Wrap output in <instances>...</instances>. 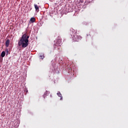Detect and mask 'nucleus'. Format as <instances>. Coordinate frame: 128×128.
Instances as JSON below:
<instances>
[{
	"label": "nucleus",
	"mask_w": 128,
	"mask_h": 128,
	"mask_svg": "<svg viewBox=\"0 0 128 128\" xmlns=\"http://www.w3.org/2000/svg\"><path fill=\"white\" fill-rule=\"evenodd\" d=\"M57 95L58 96H59L60 98V100H62V94H60V92H58L57 93Z\"/></svg>",
	"instance_id": "obj_6"
},
{
	"label": "nucleus",
	"mask_w": 128,
	"mask_h": 128,
	"mask_svg": "<svg viewBox=\"0 0 128 128\" xmlns=\"http://www.w3.org/2000/svg\"><path fill=\"white\" fill-rule=\"evenodd\" d=\"M50 94V91H46V92L44 94V96H48V94Z\"/></svg>",
	"instance_id": "obj_9"
},
{
	"label": "nucleus",
	"mask_w": 128,
	"mask_h": 128,
	"mask_svg": "<svg viewBox=\"0 0 128 128\" xmlns=\"http://www.w3.org/2000/svg\"><path fill=\"white\" fill-rule=\"evenodd\" d=\"M72 34V38L74 42H80L82 38V36L76 34V32L73 33Z\"/></svg>",
	"instance_id": "obj_2"
},
{
	"label": "nucleus",
	"mask_w": 128,
	"mask_h": 128,
	"mask_svg": "<svg viewBox=\"0 0 128 128\" xmlns=\"http://www.w3.org/2000/svg\"><path fill=\"white\" fill-rule=\"evenodd\" d=\"M40 58L42 60H44V54H42V55H40Z\"/></svg>",
	"instance_id": "obj_10"
},
{
	"label": "nucleus",
	"mask_w": 128,
	"mask_h": 128,
	"mask_svg": "<svg viewBox=\"0 0 128 128\" xmlns=\"http://www.w3.org/2000/svg\"><path fill=\"white\" fill-rule=\"evenodd\" d=\"M26 92H28V90H27V91H26Z\"/></svg>",
	"instance_id": "obj_12"
},
{
	"label": "nucleus",
	"mask_w": 128,
	"mask_h": 128,
	"mask_svg": "<svg viewBox=\"0 0 128 128\" xmlns=\"http://www.w3.org/2000/svg\"><path fill=\"white\" fill-rule=\"evenodd\" d=\"M6 56V52L4 51L2 52L1 54V56L2 58H4V56Z\"/></svg>",
	"instance_id": "obj_8"
},
{
	"label": "nucleus",
	"mask_w": 128,
	"mask_h": 128,
	"mask_svg": "<svg viewBox=\"0 0 128 128\" xmlns=\"http://www.w3.org/2000/svg\"><path fill=\"white\" fill-rule=\"evenodd\" d=\"M34 8H35L36 12H40V7H38V4H34Z\"/></svg>",
	"instance_id": "obj_4"
},
{
	"label": "nucleus",
	"mask_w": 128,
	"mask_h": 128,
	"mask_svg": "<svg viewBox=\"0 0 128 128\" xmlns=\"http://www.w3.org/2000/svg\"><path fill=\"white\" fill-rule=\"evenodd\" d=\"M36 22V18H32L30 19V22L31 23V24H33V22Z\"/></svg>",
	"instance_id": "obj_7"
},
{
	"label": "nucleus",
	"mask_w": 128,
	"mask_h": 128,
	"mask_svg": "<svg viewBox=\"0 0 128 128\" xmlns=\"http://www.w3.org/2000/svg\"><path fill=\"white\" fill-rule=\"evenodd\" d=\"M28 38H30V36H27L26 34H24L18 42V46H22L23 48H26L28 46Z\"/></svg>",
	"instance_id": "obj_1"
},
{
	"label": "nucleus",
	"mask_w": 128,
	"mask_h": 128,
	"mask_svg": "<svg viewBox=\"0 0 128 128\" xmlns=\"http://www.w3.org/2000/svg\"><path fill=\"white\" fill-rule=\"evenodd\" d=\"M55 46H62V39L58 40Z\"/></svg>",
	"instance_id": "obj_3"
},
{
	"label": "nucleus",
	"mask_w": 128,
	"mask_h": 128,
	"mask_svg": "<svg viewBox=\"0 0 128 128\" xmlns=\"http://www.w3.org/2000/svg\"><path fill=\"white\" fill-rule=\"evenodd\" d=\"M10 39H8L6 42V48H8V46H10Z\"/></svg>",
	"instance_id": "obj_5"
},
{
	"label": "nucleus",
	"mask_w": 128,
	"mask_h": 128,
	"mask_svg": "<svg viewBox=\"0 0 128 128\" xmlns=\"http://www.w3.org/2000/svg\"><path fill=\"white\" fill-rule=\"evenodd\" d=\"M54 48H56V44L54 45Z\"/></svg>",
	"instance_id": "obj_11"
}]
</instances>
